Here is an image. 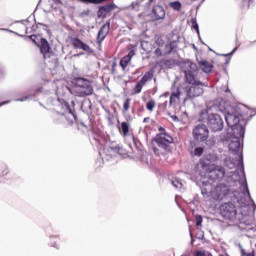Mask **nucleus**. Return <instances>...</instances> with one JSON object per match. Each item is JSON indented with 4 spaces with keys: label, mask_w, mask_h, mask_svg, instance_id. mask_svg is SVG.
<instances>
[{
    "label": "nucleus",
    "mask_w": 256,
    "mask_h": 256,
    "mask_svg": "<svg viewBox=\"0 0 256 256\" xmlns=\"http://www.w3.org/2000/svg\"><path fill=\"white\" fill-rule=\"evenodd\" d=\"M224 166L228 169H237L235 171L226 172L223 166H214V169L209 170L208 183H221V181H226V183H234L239 185V191L242 192L244 197L251 199V193L249 192V186L247 185V179L245 178V165L243 164V152L238 153L237 164L231 160V158H226L224 160Z\"/></svg>",
    "instance_id": "nucleus-1"
},
{
    "label": "nucleus",
    "mask_w": 256,
    "mask_h": 256,
    "mask_svg": "<svg viewBox=\"0 0 256 256\" xmlns=\"http://www.w3.org/2000/svg\"><path fill=\"white\" fill-rule=\"evenodd\" d=\"M185 82L188 84L185 86L184 91L186 93L187 99H195L196 97H201L203 94V87H209V83L201 81V73H199V68L197 64L188 61L184 64L183 69Z\"/></svg>",
    "instance_id": "nucleus-2"
},
{
    "label": "nucleus",
    "mask_w": 256,
    "mask_h": 256,
    "mask_svg": "<svg viewBox=\"0 0 256 256\" xmlns=\"http://www.w3.org/2000/svg\"><path fill=\"white\" fill-rule=\"evenodd\" d=\"M241 195V197H245V201L243 202L242 199L238 198V203H243L244 207L247 205V199H249L254 206V209H256L255 202L253 199L244 196L243 192L239 190V185H235V183H223L218 182L216 185L212 186L210 191V196L214 201H225V199H229L231 195H234V197H237V194Z\"/></svg>",
    "instance_id": "nucleus-3"
},
{
    "label": "nucleus",
    "mask_w": 256,
    "mask_h": 256,
    "mask_svg": "<svg viewBox=\"0 0 256 256\" xmlns=\"http://www.w3.org/2000/svg\"><path fill=\"white\" fill-rule=\"evenodd\" d=\"M67 93H71V95H75L76 97H87L93 95V86L89 80L78 77L74 80L73 88L61 87L56 88L55 91L57 97H64Z\"/></svg>",
    "instance_id": "nucleus-4"
},
{
    "label": "nucleus",
    "mask_w": 256,
    "mask_h": 256,
    "mask_svg": "<svg viewBox=\"0 0 256 256\" xmlns=\"http://www.w3.org/2000/svg\"><path fill=\"white\" fill-rule=\"evenodd\" d=\"M213 110L217 111V105L214 104L209 107V104H207V109H203L199 113L198 121L207 123L209 129L214 133H218L219 131H223L224 122L220 115L211 112Z\"/></svg>",
    "instance_id": "nucleus-5"
},
{
    "label": "nucleus",
    "mask_w": 256,
    "mask_h": 256,
    "mask_svg": "<svg viewBox=\"0 0 256 256\" xmlns=\"http://www.w3.org/2000/svg\"><path fill=\"white\" fill-rule=\"evenodd\" d=\"M59 108L61 109V112L56 114V122L73 125V123H75L77 119V116H75V114L73 113V110L71 109V106H69V103L62 102L59 105Z\"/></svg>",
    "instance_id": "nucleus-6"
},
{
    "label": "nucleus",
    "mask_w": 256,
    "mask_h": 256,
    "mask_svg": "<svg viewBox=\"0 0 256 256\" xmlns=\"http://www.w3.org/2000/svg\"><path fill=\"white\" fill-rule=\"evenodd\" d=\"M220 214L228 221H235L237 219V207L231 202L224 203L220 206Z\"/></svg>",
    "instance_id": "nucleus-7"
},
{
    "label": "nucleus",
    "mask_w": 256,
    "mask_h": 256,
    "mask_svg": "<svg viewBox=\"0 0 256 256\" xmlns=\"http://www.w3.org/2000/svg\"><path fill=\"white\" fill-rule=\"evenodd\" d=\"M193 137L196 141L203 143L209 139V128L205 124H199L193 129Z\"/></svg>",
    "instance_id": "nucleus-8"
},
{
    "label": "nucleus",
    "mask_w": 256,
    "mask_h": 256,
    "mask_svg": "<svg viewBox=\"0 0 256 256\" xmlns=\"http://www.w3.org/2000/svg\"><path fill=\"white\" fill-rule=\"evenodd\" d=\"M40 52L43 54L44 59H51L55 60V54L51 52V46L49 42L45 38H40V44H38Z\"/></svg>",
    "instance_id": "nucleus-9"
},
{
    "label": "nucleus",
    "mask_w": 256,
    "mask_h": 256,
    "mask_svg": "<svg viewBox=\"0 0 256 256\" xmlns=\"http://www.w3.org/2000/svg\"><path fill=\"white\" fill-rule=\"evenodd\" d=\"M109 31H111V22L107 21L98 31L97 43L99 45L105 41V38L109 35Z\"/></svg>",
    "instance_id": "nucleus-10"
},
{
    "label": "nucleus",
    "mask_w": 256,
    "mask_h": 256,
    "mask_svg": "<svg viewBox=\"0 0 256 256\" xmlns=\"http://www.w3.org/2000/svg\"><path fill=\"white\" fill-rule=\"evenodd\" d=\"M117 9V5L115 3L106 4L104 6H101L97 12V16L99 19H105L111 11Z\"/></svg>",
    "instance_id": "nucleus-11"
},
{
    "label": "nucleus",
    "mask_w": 256,
    "mask_h": 256,
    "mask_svg": "<svg viewBox=\"0 0 256 256\" xmlns=\"http://www.w3.org/2000/svg\"><path fill=\"white\" fill-rule=\"evenodd\" d=\"M231 135L234 139H243L245 137V126L243 124H236L235 126H231Z\"/></svg>",
    "instance_id": "nucleus-12"
},
{
    "label": "nucleus",
    "mask_w": 256,
    "mask_h": 256,
    "mask_svg": "<svg viewBox=\"0 0 256 256\" xmlns=\"http://www.w3.org/2000/svg\"><path fill=\"white\" fill-rule=\"evenodd\" d=\"M70 41L74 49H82V51H87V53H91L93 51L89 45H87L77 37H72Z\"/></svg>",
    "instance_id": "nucleus-13"
},
{
    "label": "nucleus",
    "mask_w": 256,
    "mask_h": 256,
    "mask_svg": "<svg viewBox=\"0 0 256 256\" xmlns=\"http://www.w3.org/2000/svg\"><path fill=\"white\" fill-rule=\"evenodd\" d=\"M225 121L229 128L235 127V125L241 124V119L237 114L227 113L225 115Z\"/></svg>",
    "instance_id": "nucleus-14"
},
{
    "label": "nucleus",
    "mask_w": 256,
    "mask_h": 256,
    "mask_svg": "<svg viewBox=\"0 0 256 256\" xmlns=\"http://www.w3.org/2000/svg\"><path fill=\"white\" fill-rule=\"evenodd\" d=\"M152 15L156 21L165 19V8L163 6H154L152 9Z\"/></svg>",
    "instance_id": "nucleus-15"
},
{
    "label": "nucleus",
    "mask_w": 256,
    "mask_h": 256,
    "mask_svg": "<svg viewBox=\"0 0 256 256\" xmlns=\"http://www.w3.org/2000/svg\"><path fill=\"white\" fill-rule=\"evenodd\" d=\"M229 151L231 153H239L241 151V139L234 138L229 144Z\"/></svg>",
    "instance_id": "nucleus-16"
},
{
    "label": "nucleus",
    "mask_w": 256,
    "mask_h": 256,
    "mask_svg": "<svg viewBox=\"0 0 256 256\" xmlns=\"http://www.w3.org/2000/svg\"><path fill=\"white\" fill-rule=\"evenodd\" d=\"M198 65L204 73H211L213 71V64L211 62L202 60L198 62Z\"/></svg>",
    "instance_id": "nucleus-17"
},
{
    "label": "nucleus",
    "mask_w": 256,
    "mask_h": 256,
    "mask_svg": "<svg viewBox=\"0 0 256 256\" xmlns=\"http://www.w3.org/2000/svg\"><path fill=\"white\" fill-rule=\"evenodd\" d=\"M200 167L202 169H204V171H210L209 167H211V165H213V163L211 162V160L208 158L207 155H205L204 157H202L200 159V163H199Z\"/></svg>",
    "instance_id": "nucleus-18"
},
{
    "label": "nucleus",
    "mask_w": 256,
    "mask_h": 256,
    "mask_svg": "<svg viewBox=\"0 0 256 256\" xmlns=\"http://www.w3.org/2000/svg\"><path fill=\"white\" fill-rule=\"evenodd\" d=\"M174 51H177V42H170L166 44L163 55H171Z\"/></svg>",
    "instance_id": "nucleus-19"
},
{
    "label": "nucleus",
    "mask_w": 256,
    "mask_h": 256,
    "mask_svg": "<svg viewBox=\"0 0 256 256\" xmlns=\"http://www.w3.org/2000/svg\"><path fill=\"white\" fill-rule=\"evenodd\" d=\"M111 153H117V155H121L122 157H125L127 155V150H125L121 146H115L110 148Z\"/></svg>",
    "instance_id": "nucleus-20"
},
{
    "label": "nucleus",
    "mask_w": 256,
    "mask_h": 256,
    "mask_svg": "<svg viewBox=\"0 0 256 256\" xmlns=\"http://www.w3.org/2000/svg\"><path fill=\"white\" fill-rule=\"evenodd\" d=\"M154 143H156L157 147L160 149H164V151H166L167 147H169V144L164 142V140L160 139L158 136L155 137Z\"/></svg>",
    "instance_id": "nucleus-21"
},
{
    "label": "nucleus",
    "mask_w": 256,
    "mask_h": 256,
    "mask_svg": "<svg viewBox=\"0 0 256 256\" xmlns=\"http://www.w3.org/2000/svg\"><path fill=\"white\" fill-rule=\"evenodd\" d=\"M151 79H153V70H149L148 72H146L141 78L140 82L145 85L146 83H148V81H151Z\"/></svg>",
    "instance_id": "nucleus-22"
},
{
    "label": "nucleus",
    "mask_w": 256,
    "mask_h": 256,
    "mask_svg": "<svg viewBox=\"0 0 256 256\" xmlns=\"http://www.w3.org/2000/svg\"><path fill=\"white\" fill-rule=\"evenodd\" d=\"M158 136L164 143H173V137H171L169 134L167 133H160Z\"/></svg>",
    "instance_id": "nucleus-23"
},
{
    "label": "nucleus",
    "mask_w": 256,
    "mask_h": 256,
    "mask_svg": "<svg viewBox=\"0 0 256 256\" xmlns=\"http://www.w3.org/2000/svg\"><path fill=\"white\" fill-rule=\"evenodd\" d=\"M180 95H181V92L179 91V89H177V91L175 92H172L170 96V105H173V103H176L177 101H179Z\"/></svg>",
    "instance_id": "nucleus-24"
},
{
    "label": "nucleus",
    "mask_w": 256,
    "mask_h": 256,
    "mask_svg": "<svg viewBox=\"0 0 256 256\" xmlns=\"http://www.w3.org/2000/svg\"><path fill=\"white\" fill-rule=\"evenodd\" d=\"M141 3H143V0H136L135 2L131 3L128 9L132 11H139V7H141Z\"/></svg>",
    "instance_id": "nucleus-25"
},
{
    "label": "nucleus",
    "mask_w": 256,
    "mask_h": 256,
    "mask_svg": "<svg viewBox=\"0 0 256 256\" xmlns=\"http://www.w3.org/2000/svg\"><path fill=\"white\" fill-rule=\"evenodd\" d=\"M169 7H171V9H173L174 11H181V7H183V5L181 4V2L179 1H174V2H169Z\"/></svg>",
    "instance_id": "nucleus-26"
},
{
    "label": "nucleus",
    "mask_w": 256,
    "mask_h": 256,
    "mask_svg": "<svg viewBox=\"0 0 256 256\" xmlns=\"http://www.w3.org/2000/svg\"><path fill=\"white\" fill-rule=\"evenodd\" d=\"M193 256H213V254L207 250H196L193 252Z\"/></svg>",
    "instance_id": "nucleus-27"
},
{
    "label": "nucleus",
    "mask_w": 256,
    "mask_h": 256,
    "mask_svg": "<svg viewBox=\"0 0 256 256\" xmlns=\"http://www.w3.org/2000/svg\"><path fill=\"white\" fill-rule=\"evenodd\" d=\"M121 129H122L123 137H127V135H129V123L122 122Z\"/></svg>",
    "instance_id": "nucleus-28"
},
{
    "label": "nucleus",
    "mask_w": 256,
    "mask_h": 256,
    "mask_svg": "<svg viewBox=\"0 0 256 256\" xmlns=\"http://www.w3.org/2000/svg\"><path fill=\"white\" fill-rule=\"evenodd\" d=\"M129 63H131V60L129 59V57L124 56L120 60V67H122L123 71H125V68L127 67V65H129Z\"/></svg>",
    "instance_id": "nucleus-29"
},
{
    "label": "nucleus",
    "mask_w": 256,
    "mask_h": 256,
    "mask_svg": "<svg viewBox=\"0 0 256 256\" xmlns=\"http://www.w3.org/2000/svg\"><path fill=\"white\" fill-rule=\"evenodd\" d=\"M171 183L173 187L176 189H183V182L179 178H175L174 180H171Z\"/></svg>",
    "instance_id": "nucleus-30"
},
{
    "label": "nucleus",
    "mask_w": 256,
    "mask_h": 256,
    "mask_svg": "<svg viewBox=\"0 0 256 256\" xmlns=\"http://www.w3.org/2000/svg\"><path fill=\"white\" fill-rule=\"evenodd\" d=\"M206 156H208V158L210 159V162L212 163V165L214 163H217V161H219V156L215 153L213 154H207Z\"/></svg>",
    "instance_id": "nucleus-31"
},
{
    "label": "nucleus",
    "mask_w": 256,
    "mask_h": 256,
    "mask_svg": "<svg viewBox=\"0 0 256 256\" xmlns=\"http://www.w3.org/2000/svg\"><path fill=\"white\" fill-rule=\"evenodd\" d=\"M6 175H9V166L3 165L1 167L0 177H5Z\"/></svg>",
    "instance_id": "nucleus-32"
},
{
    "label": "nucleus",
    "mask_w": 256,
    "mask_h": 256,
    "mask_svg": "<svg viewBox=\"0 0 256 256\" xmlns=\"http://www.w3.org/2000/svg\"><path fill=\"white\" fill-rule=\"evenodd\" d=\"M143 87H145V84L141 83V81H138V83L136 84V86L134 88V92L136 94L141 93V91L143 90Z\"/></svg>",
    "instance_id": "nucleus-33"
},
{
    "label": "nucleus",
    "mask_w": 256,
    "mask_h": 256,
    "mask_svg": "<svg viewBox=\"0 0 256 256\" xmlns=\"http://www.w3.org/2000/svg\"><path fill=\"white\" fill-rule=\"evenodd\" d=\"M82 3H92L93 5H101V3H105L107 0H81Z\"/></svg>",
    "instance_id": "nucleus-34"
},
{
    "label": "nucleus",
    "mask_w": 256,
    "mask_h": 256,
    "mask_svg": "<svg viewBox=\"0 0 256 256\" xmlns=\"http://www.w3.org/2000/svg\"><path fill=\"white\" fill-rule=\"evenodd\" d=\"M203 151H205V149L203 147H196L194 149V155L196 157H201L203 155Z\"/></svg>",
    "instance_id": "nucleus-35"
},
{
    "label": "nucleus",
    "mask_w": 256,
    "mask_h": 256,
    "mask_svg": "<svg viewBox=\"0 0 256 256\" xmlns=\"http://www.w3.org/2000/svg\"><path fill=\"white\" fill-rule=\"evenodd\" d=\"M146 109L152 112L153 109H155V102L153 100H150L149 102H147Z\"/></svg>",
    "instance_id": "nucleus-36"
},
{
    "label": "nucleus",
    "mask_w": 256,
    "mask_h": 256,
    "mask_svg": "<svg viewBox=\"0 0 256 256\" xmlns=\"http://www.w3.org/2000/svg\"><path fill=\"white\" fill-rule=\"evenodd\" d=\"M30 39L31 41H33V43H35V45H38L39 46V41H41V37L37 36V35H30Z\"/></svg>",
    "instance_id": "nucleus-37"
},
{
    "label": "nucleus",
    "mask_w": 256,
    "mask_h": 256,
    "mask_svg": "<svg viewBox=\"0 0 256 256\" xmlns=\"http://www.w3.org/2000/svg\"><path fill=\"white\" fill-rule=\"evenodd\" d=\"M130 105H131V98H127V99L124 101V104H123V109H124V111H129Z\"/></svg>",
    "instance_id": "nucleus-38"
},
{
    "label": "nucleus",
    "mask_w": 256,
    "mask_h": 256,
    "mask_svg": "<svg viewBox=\"0 0 256 256\" xmlns=\"http://www.w3.org/2000/svg\"><path fill=\"white\" fill-rule=\"evenodd\" d=\"M148 158H149V154H147V152L143 153L142 158H141L142 163H145L146 165H149Z\"/></svg>",
    "instance_id": "nucleus-39"
},
{
    "label": "nucleus",
    "mask_w": 256,
    "mask_h": 256,
    "mask_svg": "<svg viewBox=\"0 0 256 256\" xmlns=\"http://www.w3.org/2000/svg\"><path fill=\"white\" fill-rule=\"evenodd\" d=\"M167 105H169V103L167 102V101H165V102H163V103H161V104H159V110L160 111H167Z\"/></svg>",
    "instance_id": "nucleus-40"
},
{
    "label": "nucleus",
    "mask_w": 256,
    "mask_h": 256,
    "mask_svg": "<svg viewBox=\"0 0 256 256\" xmlns=\"http://www.w3.org/2000/svg\"><path fill=\"white\" fill-rule=\"evenodd\" d=\"M193 29L196 30L197 34L199 35V24L195 20L192 19Z\"/></svg>",
    "instance_id": "nucleus-41"
},
{
    "label": "nucleus",
    "mask_w": 256,
    "mask_h": 256,
    "mask_svg": "<svg viewBox=\"0 0 256 256\" xmlns=\"http://www.w3.org/2000/svg\"><path fill=\"white\" fill-rule=\"evenodd\" d=\"M203 223V217L201 216H196V225L199 227Z\"/></svg>",
    "instance_id": "nucleus-42"
},
{
    "label": "nucleus",
    "mask_w": 256,
    "mask_h": 256,
    "mask_svg": "<svg viewBox=\"0 0 256 256\" xmlns=\"http://www.w3.org/2000/svg\"><path fill=\"white\" fill-rule=\"evenodd\" d=\"M100 157H102L103 161H109V156H105V151L99 152Z\"/></svg>",
    "instance_id": "nucleus-43"
},
{
    "label": "nucleus",
    "mask_w": 256,
    "mask_h": 256,
    "mask_svg": "<svg viewBox=\"0 0 256 256\" xmlns=\"http://www.w3.org/2000/svg\"><path fill=\"white\" fill-rule=\"evenodd\" d=\"M135 55V52L133 50H131L128 55H126L125 57H128L129 60L131 61V59H133V56Z\"/></svg>",
    "instance_id": "nucleus-44"
},
{
    "label": "nucleus",
    "mask_w": 256,
    "mask_h": 256,
    "mask_svg": "<svg viewBox=\"0 0 256 256\" xmlns=\"http://www.w3.org/2000/svg\"><path fill=\"white\" fill-rule=\"evenodd\" d=\"M167 115H169V117H171L172 121H179V117L175 116V115H171V113H167Z\"/></svg>",
    "instance_id": "nucleus-45"
},
{
    "label": "nucleus",
    "mask_w": 256,
    "mask_h": 256,
    "mask_svg": "<svg viewBox=\"0 0 256 256\" xmlns=\"http://www.w3.org/2000/svg\"><path fill=\"white\" fill-rule=\"evenodd\" d=\"M241 255H242V256H255V255H253V253H247V252H245V250H243V249H241Z\"/></svg>",
    "instance_id": "nucleus-46"
},
{
    "label": "nucleus",
    "mask_w": 256,
    "mask_h": 256,
    "mask_svg": "<svg viewBox=\"0 0 256 256\" xmlns=\"http://www.w3.org/2000/svg\"><path fill=\"white\" fill-rule=\"evenodd\" d=\"M30 97H31V96H24V97H22V98L16 99L15 101H21V102L27 101V99H29Z\"/></svg>",
    "instance_id": "nucleus-47"
},
{
    "label": "nucleus",
    "mask_w": 256,
    "mask_h": 256,
    "mask_svg": "<svg viewBox=\"0 0 256 256\" xmlns=\"http://www.w3.org/2000/svg\"><path fill=\"white\" fill-rule=\"evenodd\" d=\"M235 51H237V48H234V49L231 51V53H229V54H223V56H224V57H229V56L233 55V53H235Z\"/></svg>",
    "instance_id": "nucleus-48"
},
{
    "label": "nucleus",
    "mask_w": 256,
    "mask_h": 256,
    "mask_svg": "<svg viewBox=\"0 0 256 256\" xmlns=\"http://www.w3.org/2000/svg\"><path fill=\"white\" fill-rule=\"evenodd\" d=\"M50 247H54L55 249H59V246L55 242H51Z\"/></svg>",
    "instance_id": "nucleus-49"
},
{
    "label": "nucleus",
    "mask_w": 256,
    "mask_h": 256,
    "mask_svg": "<svg viewBox=\"0 0 256 256\" xmlns=\"http://www.w3.org/2000/svg\"><path fill=\"white\" fill-rule=\"evenodd\" d=\"M53 239H59V235L50 236V241H53Z\"/></svg>",
    "instance_id": "nucleus-50"
},
{
    "label": "nucleus",
    "mask_w": 256,
    "mask_h": 256,
    "mask_svg": "<svg viewBox=\"0 0 256 256\" xmlns=\"http://www.w3.org/2000/svg\"><path fill=\"white\" fill-rule=\"evenodd\" d=\"M155 54L156 55H163V53H161V49L160 48L155 50Z\"/></svg>",
    "instance_id": "nucleus-51"
},
{
    "label": "nucleus",
    "mask_w": 256,
    "mask_h": 256,
    "mask_svg": "<svg viewBox=\"0 0 256 256\" xmlns=\"http://www.w3.org/2000/svg\"><path fill=\"white\" fill-rule=\"evenodd\" d=\"M7 104H9V101H4V102L0 103V107H3V105H7Z\"/></svg>",
    "instance_id": "nucleus-52"
},
{
    "label": "nucleus",
    "mask_w": 256,
    "mask_h": 256,
    "mask_svg": "<svg viewBox=\"0 0 256 256\" xmlns=\"http://www.w3.org/2000/svg\"><path fill=\"white\" fill-rule=\"evenodd\" d=\"M143 123H149V118H144Z\"/></svg>",
    "instance_id": "nucleus-53"
},
{
    "label": "nucleus",
    "mask_w": 256,
    "mask_h": 256,
    "mask_svg": "<svg viewBox=\"0 0 256 256\" xmlns=\"http://www.w3.org/2000/svg\"><path fill=\"white\" fill-rule=\"evenodd\" d=\"M52 1H54V3L61 4V0H52Z\"/></svg>",
    "instance_id": "nucleus-54"
},
{
    "label": "nucleus",
    "mask_w": 256,
    "mask_h": 256,
    "mask_svg": "<svg viewBox=\"0 0 256 256\" xmlns=\"http://www.w3.org/2000/svg\"><path fill=\"white\" fill-rule=\"evenodd\" d=\"M202 195H207V190H202Z\"/></svg>",
    "instance_id": "nucleus-55"
},
{
    "label": "nucleus",
    "mask_w": 256,
    "mask_h": 256,
    "mask_svg": "<svg viewBox=\"0 0 256 256\" xmlns=\"http://www.w3.org/2000/svg\"><path fill=\"white\" fill-rule=\"evenodd\" d=\"M159 131H165V128L160 127V128H159Z\"/></svg>",
    "instance_id": "nucleus-56"
},
{
    "label": "nucleus",
    "mask_w": 256,
    "mask_h": 256,
    "mask_svg": "<svg viewBox=\"0 0 256 256\" xmlns=\"http://www.w3.org/2000/svg\"><path fill=\"white\" fill-rule=\"evenodd\" d=\"M116 65H117V64L114 63V64L112 65V69H115V66H116Z\"/></svg>",
    "instance_id": "nucleus-57"
},
{
    "label": "nucleus",
    "mask_w": 256,
    "mask_h": 256,
    "mask_svg": "<svg viewBox=\"0 0 256 256\" xmlns=\"http://www.w3.org/2000/svg\"><path fill=\"white\" fill-rule=\"evenodd\" d=\"M167 95H169V93H166V94L162 95V97H167Z\"/></svg>",
    "instance_id": "nucleus-58"
},
{
    "label": "nucleus",
    "mask_w": 256,
    "mask_h": 256,
    "mask_svg": "<svg viewBox=\"0 0 256 256\" xmlns=\"http://www.w3.org/2000/svg\"><path fill=\"white\" fill-rule=\"evenodd\" d=\"M0 31H7V29L0 28Z\"/></svg>",
    "instance_id": "nucleus-59"
},
{
    "label": "nucleus",
    "mask_w": 256,
    "mask_h": 256,
    "mask_svg": "<svg viewBox=\"0 0 256 256\" xmlns=\"http://www.w3.org/2000/svg\"><path fill=\"white\" fill-rule=\"evenodd\" d=\"M190 237H191V239H193V234L190 232Z\"/></svg>",
    "instance_id": "nucleus-60"
},
{
    "label": "nucleus",
    "mask_w": 256,
    "mask_h": 256,
    "mask_svg": "<svg viewBox=\"0 0 256 256\" xmlns=\"http://www.w3.org/2000/svg\"><path fill=\"white\" fill-rule=\"evenodd\" d=\"M246 225H251V222L246 223Z\"/></svg>",
    "instance_id": "nucleus-61"
},
{
    "label": "nucleus",
    "mask_w": 256,
    "mask_h": 256,
    "mask_svg": "<svg viewBox=\"0 0 256 256\" xmlns=\"http://www.w3.org/2000/svg\"><path fill=\"white\" fill-rule=\"evenodd\" d=\"M149 3H153V0H149Z\"/></svg>",
    "instance_id": "nucleus-62"
},
{
    "label": "nucleus",
    "mask_w": 256,
    "mask_h": 256,
    "mask_svg": "<svg viewBox=\"0 0 256 256\" xmlns=\"http://www.w3.org/2000/svg\"><path fill=\"white\" fill-rule=\"evenodd\" d=\"M57 101H61V99H60V98H58V99H57Z\"/></svg>",
    "instance_id": "nucleus-63"
},
{
    "label": "nucleus",
    "mask_w": 256,
    "mask_h": 256,
    "mask_svg": "<svg viewBox=\"0 0 256 256\" xmlns=\"http://www.w3.org/2000/svg\"><path fill=\"white\" fill-rule=\"evenodd\" d=\"M219 111H223V109L219 108Z\"/></svg>",
    "instance_id": "nucleus-64"
}]
</instances>
